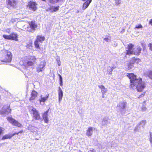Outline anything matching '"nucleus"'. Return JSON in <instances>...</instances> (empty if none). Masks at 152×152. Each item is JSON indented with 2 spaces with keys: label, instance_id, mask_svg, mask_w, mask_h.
<instances>
[{
  "label": "nucleus",
  "instance_id": "1",
  "mask_svg": "<svg viewBox=\"0 0 152 152\" xmlns=\"http://www.w3.org/2000/svg\"><path fill=\"white\" fill-rule=\"evenodd\" d=\"M127 76L130 80L129 87L131 89H136L138 91L141 92L145 87V83L142 82L141 78L138 77L133 73L127 74Z\"/></svg>",
  "mask_w": 152,
  "mask_h": 152
},
{
  "label": "nucleus",
  "instance_id": "2",
  "mask_svg": "<svg viewBox=\"0 0 152 152\" xmlns=\"http://www.w3.org/2000/svg\"><path fill=\"white\" fill-rule=\"evenodd\" d=\"M12 59L11 53L7 50H5L3 53L1 61L4 62H10Z\"/></svg>",
  "mask_w": 152,
  "mask_h": 152
},
{
  "label": "nucleus",
  "instance_id": "3",
  "mask_svg": "<svg viewBox=\"0 0 152 152\" xmlns=\"http://www.w3.org/2000/svg\"><path fill=\"white\" fill-rule=\"evenodd\" d=\"M29 112L33 115V118L37 120H40L39 114L36 109L32 106H29L28 107Z\"/></svg>",
  "mask_w": 152,
  "mask_h": 152
},
{
  "label": "nucleus",
  "instance_id": "4",
  "mask_svg": "<svg viewBox=\"0 0 152 152\" xmlns=\"http://www.w3.org/2000/svg\"><path fill=\"white\" fill-rule=\"evenodd\" d=\"M126 105V102L125 101L121 102L117 106L122 114L125 113Z\"/></svg>",
  "mask_w": 152,
  "mask_h": 152
},
{
  "label": "nucleus",
  "instance_id": "5",
  "mask_svg": "<svg viewBox=\"0 0 152 152\" xmlns=\"http://www.w3.org/2000/svg\"><path fill=\"white\" fill-rule=\"evenodd\" d=\"M29 27H27L28 31L34 32L36 28H37V26L35 21H32L29 23Z\"/></svg>",
  "mask_w": 152,
  "mask_h": 152
},
{
  "label": "nucleus",
  "instance_id": "6",
  "mask_svg": "<svg viewBox=\"0 0 152 152\" xmlns=\"http://www.w3.org/2000/svg\"><path fill=\"white\" fill-rule=\"evenodd\" d=\"M134 46L131 43H129L126 48V54L128 55L133 54Z\"/></svg>",
  "mask_w": 152,
  "mask_h": 152
},
{
  "label": "nucleus",
  "instance_id": "7",
  "mask_svg": "<svg viewBox=\"0 0 152 152\" xmlns=\"http://www.w3.org/2000/svg\"><path fill=\"white\" fill-rule=\"evenodd\" d=\"M7 119L8 121L14 126H17L18 127H20L21 126V124L20 123L11 117H8Z\"/></svg>",
  "mask_w": 152,
  "mask_h": 152
},
{
  "label": "nucleus",
  "instance_id": "8",
  "mask_svg": "<svg viewBox=\"0 0 152 152\" xmlns=\"http://www.w3.org/2000/svg\"><path fill=\"white\" fill-rule=\"evenodd\" d=\"M46 64V63L45 61L41 62L39 64L37 65L36 68L37 72L39 73L44 70V67L45 66Z\"/></svg>",
  "mask_w": 152,
  "mask_h": 152
},
{
  "label": "nucleus",
  "instance_id": "9",
  "mask_svg": "<svg viewBox=\"0 0 152 152\" xmlns=\"http://www.w3.org/2000/svg\"><path fill=\"white\" fill-rule=\"evenodd\" d=\"M36 58L34 56H31L30 58V60L24 63V65L25 66H32L33 64V62L36 60Z\"/></svg>",
  "mask_w": 152,
  "mask_h": 152
},
{
  "label": "nucleus",
  "instance_id": "10",
  "mask_svg": "<svg viewBox=\"0 0 152 152\" xmlns=\"http://www.w3.org/2000/svg\"><path fill=\"white\" fill-rule=\"evenodd\" d=\"M142 49L140 46H137L134 49L133 54L138 55L141 53Z\"/></svg>",
  "mask_w": 152,
  "mask_h": 152
},
{
  "label": "nucleus",
  "instance_id": "11",
  "mask_svg": "<svg viewBox=\"0 0 152 152\" xmlns=\"http://www.w3.org/2000/svg\"><path fill=\"white\" fill-rule=\"evenodd\" d=\"M36 3L34 2L30 1L28 4V6L31 10L35 11L37 9Z\"/></svg>",
  "mask_w": 152,
  "mask_h": 152
},
{
  "label": "nucleus",
  "instance_id": "12",
  "mask_svg": "<svg viewBox=\"0 0 152 152\" xmlns=\"http://www.w3.org/2000/svg\"><path fill=\"white\" fill-rule=\"evenodd\" d=\"M42 95H41L40 97L41 98L39 99V102L41 104H44L45 102L48 100L49 96V94H47L45 97H43L42 96Z\"/></svg>",
  "mask_w": 152,
  "mask_h": 152
},
{
  "label": "nucleus",
  "instance_id": "13",
  "mask_svg": "<svg viewBox=\"0 0 152 152\" xmlns=\"http://www.w3.org/2000/svg\"><path fill=\"white\" fill-rule=\"evenodd\" d=\"M58 102L59 103H60V102L61 101L62 99L63 96V92L61 88L60 87H58Z\"/></svg>",
  "mask_w": 152,
  "mask_h": 152
},
{
  "label": "nucleus",
  "instance_id": "14",
  "mask_svg": "<svg viewBox=\"0 0 152 152\" xmlns=\"http://www.w3.org/2000/svg\"><path fill=\"white\" fill-rule=\"evenodd\" d=\"M49 110L44 113L42 115V118L45 123H48V113Z\"/></svg>",
  "mask_w": 152,
  "mask_h": 152
},
{
  "label": "nucleus",
  "instance_id": "15",
  "mask_svg": "<svg viewBox=\"0 0 152 152\" xmlns=\"http://www.w3.org/2000/svg\"><path fill=\"white\" fill-rule=\"evenodd\" d=\"M11 39L12 40H18V35L15 33L12 32L10 34Z\"/></svg>",
  "mask_w": 152,
  "mask_h": 152
},
{
  "label": "nucleus",
  "instance_id": "16",
  "mask_svg": "<svg viewBox=\"0 0 152 152\" xmlns=\"http://www.w3.org/2000/svg\"><path fill=\"white\" fill-rule=\"evenodd\" d=\"M37 94L38 93L36 91L34 90L31 93V96L30 98V100L31 101L34 99L36 97H37Z\"/></svg>",
  "mask_w": 152,
  "mask_h": 152
},
{
  "label": "nucleus",
  "instance_id": "17",
  "mask_svg": "<svg viewBox=\"0 0 152 152\" xmlns=\"http://www.w3.org/2000/svg\"><path fill=\"white\" fill-rule=\"evenodd\" d=\"M7 2L8 4L13 7L16 4V0H7Z\"/></svg>",
  "mask_w": 152,
  "mask_h": 152
},
{
  "label": "nucleus",
  "instance_id": "18",
  "mask_svg": "<svg viewBox=\"0 0 152 152\" xmlns=\"http://www.w3.org/2000/svg\"><path fill=\"white\" fill-rule=\"evenodd\" d=\"M98 87L101 89L102 94H105L107 91V89L105 88L103 85H98Z\"/></svg>",
  "mask_w": 152,
  "mask_h": 152
},
{
  "label": "nucleus",
  "instance_id": "19",
  "mask_svg": "<svg viewBox=\"0 0 152 152\" xmlns=\"http://www.w3.org/2000/svg\"><path fill=\"white\" fill-rule=\"evenodd\" d=\"M144 127L141 125L138 124V125L134 129V130L135 132H140L143 129Z\"/></svg>",
  "mask_w": 152,
  "mask_h": 152
},
{
  "label": "nucleus",
  "instance_id": "20",
  "mask_svg": "<svg viewBox=\"0 0 152 152\" xmlns=\"http://www.w3.org/2000/svg\"><path fill=\"white\" fill-rule=\"evenodd\" d=\"M93 128L92 127H89L86 131V134L88 136H91L92 134Z\"/></svg>",
  "mask_w": 152,
  "mask_h": 152
},
{
  "label": "nucleus",
  "instance_id": "21",
  "mask_svg": "<svg viewBox=\"0 0 152 152\" xmlns=\"http://www.w3.org/2000/svg\"><path fill=\"white\" fill-rule=\"evenodd\" d=\"M92 0H88L85 2L83 4V8L84 10L86 8L90 3L91 1Z\"/></svg>",
  "mask_w": 152,
  "mask_h": 152
},
{
  "label": "nucleus",
  "instance_id": "22",
  "mask_svg": "<svg viewBox=\"0 0 152 152\" xmlns=\"http://www.w3.org/2000/svg\"><path fill=\"white\" fill-rule=\"evenodd\" d=\"M28 129L32 132H36L37 131V128L34 126H30L28 127Z\"/></svg>",
  "mask_w": 152,
  "mask_h": 152
},
{
  "label": "nucleus",
  "instance_id": "23",
  "mask_svg": "<svg viewBox=\"0 0 152 152\" xmlns=\"http://www.w3.org/2000/svg\"><path fill=\"white\" fill-rule=\"evenodd\" d=\"M11 134H6L3 136L2 137L1 140H4L7 139H11L12 138Z\"/></svg>",
  "mask_w": 152,
  "mask_h": 152
},
{
  "label": "nucleus",
  "instance_id": "24",
  "mask_svg": "<svg viewBox=\"0 0 152 152\" xmlns=\"http://www.w3.org/2000/svg\"><path fill=\"white\" fill-rule=\"evenodd\" d=\"M37 37V39L40 43H42L45 39V37L43 36H38Z\"/></svg>",
  "mask_w": 152,
  "mask_h": 152
},
{
  "label": "nucleus",
  "instance_id": "25",
  "mask_svg": "<svg viewBox=\"0 0 152 152\" xmlns=\"http://www.w3.org/2000/svg\"><path fill=\"white\" fill-rule=\"evenodd\" d=\"M115 67H112L110 66H108L107 67V71L108 72H109L110 74H111L113 69L115 68Z\"/></svg>",
  "mask_w": 152,
  "mask_h": 152
},
{
  "label": "nucleus",
  "instance_id": "26",
  "mask_svg": "<svg viewBox=\"0 0 152 152\" xmlns=\"http://www.w3.org/2000/svg\"><path fill=\"white\" fill-rule=\"evenodd\" d=\"M108 123V121L106 118H104L102 121V124L103 126L106 125Z\"/></svg>",
  "mask_w": 152,
  "mask_h": 152
},
{
  "label": "nucleus",
  "instance_id": "27",
  "mask_svg": "<svg viewBox=\"0 0 152 152\" xmlns=\"http://www.w3.org/2000/svg\"><path fill=\"white\" fill-rule=\"evenodd\" d=\"M11 109L9 108H8L6 110L3 111V113H4L7 115H8L11 112Z\"/></svg>",
  "mask_w": 152,
  "mask_h": 152
},
{
  "label": "nucleus",
  "instance_id": "28",
  "mask_svg": "<svg viewBox=\"0 0 152 152\" xmlns=\"http://www.w3.org/2000/svg\"><path fill=\"white\" fill-rule=\"evenodd\" d=\"M141 44L143 48V50H145L146 49V45L144 41H142L141 42Z\"/></svg>",
  "mask_w": 152,
  "mask_h": 152
},
{
  "label": "nucleus",
  "instance_id": "29",
  "mask_svg": "<svg viewBox=\"0 0 152 152\" xmlns=\"http://www.w3.org/2000/svg\"><path fill=\"white\" fill-rule=\"evenodd\" d=\"M3 37L5 39H7L11 40L10 35H3Z\"/></svg>",
  "mask_w": 152,
  "mask_h": 152
},
{
  "label": "nucleus",
  "instance_id": "30",
  "mask_svg": "<svg viewBox=\"0 0 152 152\" xmlns=\"http://www.w3.org/2000/svg\"><path fill=\"white\" fill-rule=\"evenodd\" d=\"M39 42L37 39L34 42V45L35 47L37 48H39Z\"/></svg>",
  "mask_w": 152,
  "mask_h": 152
},
{
  "label": "nucleus",
  "instance_id": "31",
  "mask_svg": "<svg viewBox=\"0 0 152 152\" xmlns=\"http://www.w3.org/2000/svg\"><path fill=\"white\" fill-rule=\"evenodd\" d=\"M148 76L152 80V70H150L147 73Z\"/></svg>",
  "mask_w": 152,
  "mask_h": 152
},
{
  "label": "nucleus",
  "instance_id": "32",
  "mask_svg": "<svg viewBox=\"0 0 152 152\" xmlns=\"http://www.w3.org/2000/svg\"><path fill=\"white\" fill-rule=\"evenodd\" d=\"M146 120H142L141 121L140 123H139L138 124H140L141 125V126H142L144 127V126L145 125V123H146Z\"/></svg>",
  "mask_w": 152,
  "mask_h": 152
},
{
  "label": "nucleus",
  "instance_id": "33",
  "mask_svg": "<svg viewBox=\"0 0 152 152\" xmlns=\"http://www.w3.org/2000/svg\"><path fill=\"white\" fill-rule=\"evenodd\" d=\"M53 6H50L49 8H48L47 10V11H50L51 12H53Z\"/></svg>",
  "mask_w": 152,
  "mask_h": 152
},
{
  "label": "nucleus",
  "instance_id": "34",
  "mask_svg": "<svg viewBox=\"0 0 152 152\" xmlns=\"http://www.w3.org/2000/svg\"><path fill=\"white\" fill-rule=\"evenodd\" d=\"M59 80L60 82V84L61 86H62L63 85L62 78V76L59 74Z\"/></svg>",
  "mask_w": 152,
  "mask_h": 152
},
{
  "label": "nucleus",
  "instance_id": "35",
  "mask_svg": "<svg viewBox=\"0 0 152 152\" xmlns=\"http://www.w3.org/2000/svg\"><path fill=\"white\" fill-rule=\"evenodd\" d=\"M103 39L104 40L107 42H110L111 41V38L110 37H104Z\"/></svg>",
  "mask_w": 152,
  "mask_h": 152
},
{
  "label": "nucleus",
  "instance_id": "36",
  "mask_svg": "<svg viewBox=\"0 0 152 152\" xmlns=\"http://www.w3.org/2000/svg\"><path fill=\"white\" fill-rule=\"evenodd\" d=\"M59 0H50V2L53 4H55L58 2Z\"/></svg>",
  "mask_w": 152,
  "mask_h": 152
},
{
  "label": "nucleus",
  "instance_id": "37",
  "mask_svg": "<svg viewBox=\"0 0 152 152\" xmlns=\"http://www.w3.org/2000/svg\"><path fill=\"white\" fill-rule=\"evenodd\" d=\"M149 140L151 145H152V132H150Z\"/></svg>",
  "mask_w": 152,
  "mask_h": 152
},
{
  "label": "nucleus",
  "instance_id": "38",
  "mask_svg": "<svg viewBox=\"0 0 152 152\" xmlns=\"http://www.w3.org/2000/svg\"><path fill=\"white\" fill-rule=\"evenodd\" d=\"M59 6L58 7H53V12H56L59 10Z\"/></svg>",
  "mask_w": 152,
  "mask_h": 152
},
{
  "label": "nucleus",
  "instance_id": "39",
  "mask_svg": "<svg viewBox=\"0 0 152 152\" xmlns=\"http://www.w3.org/2000/svg\"><path fill=\"white\" fill-rule=\"evenodd\" d=\"M115 3L116 4L118 5L120 4L121 0H115Z\"/></svg>",
  "mask_w": 152,
  "mask_h": 152
},
{
  "label": "nucleus",
  "instance_id": "40",
  "mask_svg": "<svg viewBox=\"0 0 152 152\" xmlns=\"http://www.w3.org/2000/svg\"><path fill=\"white\" fill-rule=\"evenodd\" d=\"M142 28V26L141 24H139L138 25H136L135 28Z\"/></svg>",
  "mask_w": 152,
  "mask_h": 152
},
{
  "label": "nucleus",
  "instance_id": "41",
  "mask_svg": "<svg viewBox=\"0 0 152 152\" xmlns=\"http://www.w3.org/2000/svg\"><path fill=\"white\" fill-rule=\"evenodd\" d=\"M146 108L145 106L143 105L142 106V111H143V112L145 111L146 110Z\"/></svg>",
  "mask_w": 152,
  "mask_h": 152
},
{
  "label": "nucleus",
  "instance_id": "42",
  "mask_svg": "<svg viewBox=\"0 0 152 152\" xmlns=\"http://www.w3.org/2000/svg\"><path fill=\"white\" fill-rule=\"evenodd\" d=\"M57 62L58 64V66H60L61 65V62L60 60L59 59H57Z\"/></svg>",
  "mask_w": 152,
  "mask_h": 152
},
{
  "label": "nucleus",
  "instance_id": "43",
  "mask_svg": "<svg viewBox=\"0 0 152 152\" xmlns=\"http://www.w3.org/2000/svg\"><path fill=\"white\" fill-rule=\"evenodd\" d=\"M132 66L131 64H129L128 65V69H130L132 68Z\"/></svg>",
  "mask_w": 152,
  "mask_h": 152
},
{
  "label": "nucleus",
  "instance_id": "44",
  "mask_svg": "<svg viewBox=\"0 0 152 152\" xmlns=\"http://www.w3.org/2000/svg\"><path fill=\"white\" fill-rule=\"evenodd\" d=\"M96 151L93 148H91L88 152H95Z\"/></svg>",
  "mask_w": 152,
  "mask_h": 152
},
{
  "label": "nucleus",
  "instance_id": "45",
  "mask_svg": "<svg viewBox=\"0 0 152 152\" xmlns=\"http://www.w3.org/2000/svg\"><path fill=\"white\" fill-rule=\"evenodd\" d=\"M5 31L7 33L9 34L10 32V28H7L5 29Z\"/></svg>",
  "mask_w": 152,
  "mask_h": 152
},
{
  "label": "nucleus",
  "instance_id": "46",
  "mask_svg": "<svg viewBox=\"0 0 152 152\" xmlns=\"http://www.w3.org/2000/svg\"><path fill=\"white\" fill-rule=\"evenodd\" d=\"M19 134V133H14L13 134H11V136H12V137L14 136L15 135V134H17V135H18Z\"/></svg>",
  "mask_w": 152,
  "mask_h": 152
},
{
  "label": "nucleus",
  "instance_id": "47",
  "mask_svg": "<svg viewBox=\"0 0 152 152\" xmlns=\"http://www.w3.org/2000/svg\"><path fill=\"white\" fill-rule=\"evenodd\" d=\"M144 95V94H142L140 95L138 97V98H140L141 97L143 96Z\"/></svg>",
  "mask_w": 152,
  "mask_h": 152
},
{
  "label": "nucleus",
  "instance_id": "48",
  "mask_svg": "<svg viewBox=\"0 0 152 152\" xmlns=\"http://www.w3.org/2000/svg\"><path fill=\"white\" fill-rule=\"evenodd\" d=\"M23 132V130H21L19 132H18V133H19H19H20V134H22V133Z\"/></svg>",
  "mask_w": 152,
  "mask_h": 152
},
{
  "label": "nucleus",
  "instance_id": "49",
  "mask_svg": "<svg viewBox=\"0 0 152 152\" xmlns=\"http://www.w3.org/2000/svg\"><path fill=\"white\" fill-rule=\"evenodd\" d=\"M149 23L150 24H151L152 26V19H151V20L149 22Z\"/></svg>",
  "mask_w": 152,
  "mask_h": 152
},
{
  "label": "nucleus",
  "instance_id": "50",
  "mask_svg": "<svg viewBox=\"0 0 152 152\" xmlns=\"http://www.w3.org/2000/svg\"><path fill=\"white\" fill-rule=\"evenodd\" d=\"M104 94H102V98H104Z\"/></svg>",
  "mask_w": 152,
  "mask_h": 152
},
{
  "label": "nucleus",
  "instance_id": "51",
  "mask_svg": "<svg viewBox=\"0 0 152 152\" xmlns=\"http://www.w3.org/2000/svg\"><path fill=\"white\" fill-rule=\"evenodd\" d=\"M79 12V11L78 10L76 12V13H78Z\"/></svg>",
  "mask_w": 152,
  "mask_h": 152
},
{
  "label": "nucleus",
  "instance_id": "52",
  "mask_svg": "<svg viewBox=\"0 0 152 152\" xmlns=\"http://www.w3.org/2000/svg\"><path fill=\"white\" fill-rule=\"evenodd\" d=\"M79 152H82L80 150H79Z\"/></svg>",
  "mask_w": 152,
  "mask_h": 152
},
{
  "label": "nucleus",
  "instance_id": "53",
  "mask_svg": "<svg viewBox=\"0 0 152 152\" xmlns=\"http://www.w3.org/2000/svg\"><path fill=\"white\" fill-rule=\"evenodd\" d=\"M35 140H39V139H37V138H36V139H35Z\"/></svg>",
  "mask_w": 152,
  "mask_h": 152
},
{
  "label": "nucleus",
  "instance_id": "54",
  "mask_svg": "<svg viewBox=\"0 0 152 152\" xmlns=\"http://www.w3.org/2000/svg\"><path fill=\"white\" fill-rule=\"evenodd\" d=\"M86 0H82L83 1H86Z\"/></svg>",
  "mask_w": 152,
  "mask_h": 152
},
{
  "label": "nucleus",
  "instance_id": "55",
  "mask_svg": "<svg viewBox=\"0 0 152 152\" xmlns=\"http://www.w3.org/2000/svg\"><path fill=\"white\" fill-rule=\"evenodd\" d=\"M42 1H45V0H42Z\"/></svg>",
  "mask_w": 152,
  "mask_h": 152
}]
</instances>
